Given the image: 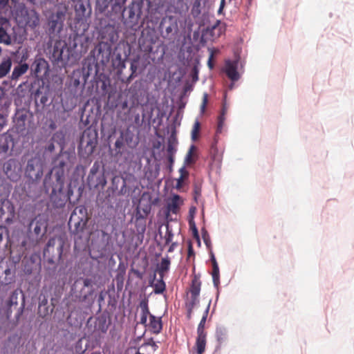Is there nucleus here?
<instances>
[{
  "label": "nucleus",
  "mask_w": 354,
  "mask_h": 354,
  "mask_svg": "<svg viewBox=\"0 0 354 354\" xmlns=\"http://www.w3.org/2000/svg\"><path fill=\"white\" fill-rule=\"evenodd\" d=\"M202 236H203L204 243H205L207 247L209 248L211 244L210 237L209 236L207 231L204 228L202 229Z\"/></svg>",
  "instance_id": "nucleus-43"
},
{
  "label": "nucleus",
  "mask_w": 354,
  "mask_h": 354,
  "mask_svg": "<svg viewBox=\"0 0 354 354\" xmlns=\"http://www.w3.org/2000/svg\"><path fill=\"white\" fill-rule=\"evenodd\" d=\"M9 201V200H5V198L0 199V218H2L5 214L3 207H6Z\"/></svg>",
  "instance_id": "nucleus-47"
},
{
  "label": "nucleus",
  "mask_w": 354,
  "mask_h": 354,
  "mask_svg": "<svg viewBox=\"0 0 354 354\" xmlns=\"http://www.w3.org/2000/svg\"><path fill=\"white\" fill-rule=\"evenodd\" d=\"M46 149L50 151V152H52L54 149H55V145H54V143L53 142H50L47 147H46Z\"/></svg>",
  "instance_id": "nucleus-62"
},
{
  "label": "nucleus",
  "mask_w": 354,
  "mask_h": 354,
  "mask_svg": "<svg viewBox=\"0 0 354 354\" xmlns=\"http://www.w3.org/2000/svg\"><path fill=\"white\" fill-rule=\"evenodd\" d=\"M216 337L220 346L227 339V330L221 326L217 327L216 330Z\"/></svg>",
  "instance_id": "nucleus-28"
},
{
  "label": "nucleus",
  "mask_w": 354,
  "mask_h": 354,
  "mask_svg": "<svg viewBox=\"0 0 354 354\" xmlns=\"http://www.w3.org/2000/svg\"><path fill=\"white\" fill-rule=\"evenodd\" d=\"M24 307H25V304H24V301L21 304V306L18 308L17 312L15 315V319H16L17 322H19L21 315H23Z\"/></svg>",
  "instance_id": "nucleus-49"
},
{
  "label": "nucleus",
  "mask_w": 354,
  "mask_h": 354,
  "mask_svg": "<svg viewBox=\"0 0 354 354\" xmlns=\"http://www.w3.org/2000/svg\"><path fill=\"white\" fill-rule=\"evenodd\" d=\"M12 186L5 180L0 179V199L5 198L8 200V197L10 193Z\"/></svg>",
  "instance_id": "nucleus-22"
},
{
  "label": "nucleus",
  "mask_w": 354,
  "mask_h": 354,
  "mask_svg": "<svg viewBox=\"0 0 354 354\" xmlns=\"http://www.w3.org/2000/svg\"><path fill=\"white\" fill-rule=\"evenodd\" d=\"M226 112H227V107H226L225 104H224L223 106L222 110H221V113L218 118V126H217V129H216L217 133H220L222 131L224 122L225 120V115Z\"/></svg>",
  "instance_id": "nucleus-30"
},
{
  "label": "nucleus",
  "mask_w": 354,
  "mask_h": 354,
  "mask_svg": "<svg viewBox=\"0 0 354 354\" xmlns=\"http://www.w3.org/2000/svg\"><path fill=\"white\" fill-rule=\"evenodd\" d=\"M194 249L192 247V244L191 242H189L188 244L187 256H188V257H191L192 256H194Z\"/></svg>",
  "instance_id": "nucleus-57"
},
{
  "label": "nucleus",
  "mask_w": 354,
  "mask_h": 354,
  "mask_svg": "<svg viewBox=\"0 0 354 354\" xmlns=\"http://www.w3.org/2000/svg\"><path fill=\"white\" fill-rule=\"evenodd\" d=\"M179 201L180 196L177 194H174L171 198V202L167 205L168 212L176 214L179 207Z\"/></svg>",
  "instance_id": "nucleus-27"
},
{
  "label": "nucleus",
  "mask_w": 354,
  "mask_h": 354,
  "mask_svg": "<svg viewBox=\"0 0 354 354\" xmlns=\"http://www.w3.org/2000/svg\"><path fill=\"white\" fill-rule=\"evenodd\" d=\"M13 147V140L10 135L2 134L0 136V154L6 153L10 147Z\"/></svg>",
  "instance_id": "nucleus-17"
},
{
  "label": "nucleus",
  "mask_w": 354,
  "mask_h": 354,
  "mask_svg": "<svg viewBox=\"0 0 354 354\" xmlns=\"http://www.w3.org/2000/svg\"><path fill=\"white\" fill-rule=\"evenodd\" d=\"M68 10L67 3L55 6V11L48 18V32L50 35L60 34L64 28V23Z\"/></svg>",
  "instance_id": "nucleus-3"
},
{
  "label": "nucleus",
  "mask_w": 354,
  "mask_h": 354,
  "mask_svg": "<svg viewBox=\"0 0 354 354\" xmlns=\"http://www.w3.org/2000/svg\"><path fill=\"white\" fill-rule=\"evenodd\" d=\"M29 66L26 63L20 64L14 67L11 74L12 80H17L19 77L25 74L28 70Z\"/></svg>",
  "instance_id": "nucleus-19"
},
{
  "label": "nucleus",
  "mask_w": 354,
  "mask_h": 354,
  "mask_svg": "<svg viewBox=\"0 0 354 354\" xmlns=\"http://www.w3.org/2000/svg\"><path fill=\"white\" fill-rule=\"evenodd\" d=\"M191 14L194 18H197L201 14V0H196L192 6Z\"/></svg>",
  "instance_id": "nucleus-34"
},
{
  "label": "nucleus",
  "mask_w": 354,
  "mask_h": 354,
  "mask_svg": "<svg viewBox=\"0 0 354 354\" xmlns=\"http://www.w3.org/2000/svg\"><path fill=\"white\" fill-rule=\"evenodd\" d=\"M84 287H92L93 281L91 279L85 278L83 279Z\"/></svg>",
  "instance_id": "nucleus-56"
},
{
  "label": "nucleus",
  "mask_w": 354,
  "mask_h": 354,
  "mask_svg": "<svg viewBox=\"0 0 354 354\" xmlns=\"http://www.w3.org/2000/svg\"><path fill=\"white\" fill-rule=\"evenodd\" d=\"M91 14V7L88 0H77L75 2V18L73 24L70 25L73 32L70 35L68 41H55L50 57L53 63L67 64L72 51L77 46V37L84 35L88 29Z\"/></svg>",
  "instance_id": "nucleus-1"
},
{
  "label": "nucleus",
  "mask_w": 354,
  "mask_h": 354,
  "mask_svg": "<svg viewBox=\"0 0 354 354\" xmlns=\"http://www.w3.org/2000/svg\"><path fill=\"white\" fill-rule=\"evenodd\" d=\"M201 281L200 277L194 275L192 280V284L190 288L191 295L199 296L201 292Z\"/></svg>",
  "instance_id": "nucleus-24"
},
{
  "label": "nucleus",
  "mask_w": 354,
  "mask_h": 354,
  "mask_svg": "<svg viewBox=\"0 0 354 354\" xmlns=\"http://www.w3.org/2000/svg\"><path fill=\"white\" fill-rule=\"evenodd\" d=\"M200 129V123L198 120H196L194 124L192 131V139L193 140H196L197 138L198 133Z\"/></svg>",
  "instance_id": "nucleus-42"
},
{
  "label": "nucleus",
  "mask_w": 354,
  "mask_h": 354,
  "mask_svg": "<svg viewBox=\"0 0 354 354\" xmlns=\"http://www.w3.org/2000/svg\"><path fill=\"white\" fill-rule=\"evenodd\" d=\"M12 59L7 57L2 59L0 63V79L6 76L12 67Z\"/></svg>",
  "instance_id": "nucleus-20"
},
{
  "label": "nucleus",
  "mask_w": 354,
  "mask_h": 354,
  "mask_svg": "<svg viewBox=\"0 0 354 354\" xmlns=\"http://www.w3.org/2000/svg\"><path fill=\"white\" fill-rule=\"evenodd\" d=\"M199 303L198 296L191 295L190 299L186 304V308L194 309V307Z\"/></svg>",
  "instance_id": "nucleus-39"
},
{
  "label": "nucleus",
  "mask_w": 354,
  "mask_h": 354,
  "mask_svg": "<svg viewBox=\"0 0 354 354\" xmlns=\"http://www.w3.org/2000/svg\"><path fill=\"white\" fill-rule=\"evenodd\" d=\"M141 15V8L139 3L132 2L122 10V19L126 25L133 26L138 23Z\"/></svg>",
  "instance_id": "nucleus-7"
},
{
  "label": "nucleus",
  "mask_w": 354,
  "mask_h": 354,
  "mask_svg": "<svg viewBox=\"0 0 354 354\" xmlns=\"http://www.w3.org/2000/svg\"><path fill=\"white\" fill-rule=\"evenodd\" d=\"M148 326L151 333L154 334H159L162 329L161 317H156L153 315H150L149 323Z\"/></svg>",
  "instance_id": "nucleus-18"
},
{
  "label": "nucleus",
  "mask_w": 354,
  "mask_h": 354,
  "mask_svg": "<svg viewBox=\"0 0 354 354\" xmlns=\"http://www.w3.org/2000/svg\"><path fill=\"white\" fill-rule=\"evenodd\" d=\"M207 319L205 317H202V319L197 328V333H206L205 331V324Z\"/></svg>",
  "instance_id": "nucleus-45"
},
{
  "label": "nucleus",
  "mask_w": 354,
  "mask_h": 354,
  "mask_svg": "<svg viewBox=\"0 0 354 354\" xmlns=\"http://www.w3.org/2000/svg\"><path fill=\"white\" fill-rule=\"evenodd\" d=\"M206 333H197L196 346L197 348V353L198 354H202L205 351L206 345Z\"/></svg>",
  "instance_id": "nucleus-23"
},
{
  "label": "nucleus",
  "mask_w": 354,
  "mask_h": 354,
  "mask_svg": "<svg viewBox=\"0 0 354 354\" xmlns=\"http://www.w3.org/2000/svg\"><path fill=\"white\" fill-rule=\"evenodd\" d=\"M147 317L140 315V323L145 326H148L147 324Z\"/></svg>",
  "instance_id": "nucleus-63"
},
{
  "label": "nucleus",
  "mask_w": 354,
  "mask_h": 354,
  "mask_svg": "<svg viewBox=\"0 0 354 354\" xmlns=\"http://www.w3.org/2000/svg\"><path fill=\"white\" fill-rule=\"evenodd\" d=\"M19 292H21V290L19 289L15 290L5 303L4 313L8 319L10 318L12 316V307L13 306H17L18 304V296Z\"/></svg>",
  "instance_id": "nucleus-16"
},
{
  "label": "nucleus",
  "mask_w": 354,
  "mask_h": 354,
  "mask_svg": "<svg viewBox=\"0 0 354 354\" xmlns=\"http://www.w3.org/2000/svg\"><path fill=\"white\" fill-rule=\"evenodd\" d=\"M183 179L184 178L183 176H180V177L177 179V183L176 185V189H180L182 187Z\"/></svg>",
  "instance_id": "nucleus-60"
},
{
  "label": "nucleus",
  "mask_w": 354,
  "mask_h": 354,
  "mask_svg": "<svg viewBox=\"0 0 354 354\" xmlns=\"http://www.w3.org/2000/svg\"><path fill=\"white\" fill-rule=\"evenodd\" d=\"M7 229L6 227L0 225V243L3 241V236L7 234Z\"/></svg>",
  "instance_id": "nucleus-55"
},
{
  "label": "nucleus",
  "mask_w": 354,
  "mask_h": 354,
  "mask_svg": "<svg viewBox=\"0 0 354 354\" xmlns=\"http://www.w3.org/2000/svg\"><path fill=\"white\" fill-rule=\"evenodd\" d=\"M47 222L40 215L32 218L28 225V230L33 232L37 237L44 235L46 232Z\"/></svg>",
  "instance_id": "nucleus-11"
},
{
  "label": "nucleus",
  "mask_w": 354,
  "mask_h": 354,
  "mask_svg": "<svg viewBox=\"0 0 354 354\" xmlns=\"http://www.w3.org/2000/svg\"><path fill=\"white\" fill-rule=\"evenodd\" d=\"M167 151L168 155H169V154L174 155V153L176 152V150L174 149V145L172 143L171 138H169V140L168 141Z\"/></svg>",
  "instance_id": "nucleus-50"
},
{
  "label": "nucleus",
  "mask_w": 354,
  "mask_h": 354,
  "mask_svg": "<svg viewBox=\"0 0 354 354\" xmlns=\"http://www.w3.org/2000/svg\"><path fill=\"white\" fill-rule=\"evenodd\" d=\"M68 156L59 155L54 160V166L44 179V188L49 194V199L53 207L62 208L70 200L73 191L68 187H64L65 168Z\"/></svg>",
  "instance_id": "nucleus-2"
},
{
  "label": "nucleus",
  "mask_w": 354,
  "mask_h": 354,
  "mask_svg": "<svg viewBox=\"0 0 354 354\" xmlns=\"http://www.w3.org/2000/svg\"><path fill=\"white\" fill-rule=\"evenodd\" d=\"M148 304H149L148 298L145 297L140 301V304H139V306H140V310H141L140 315L147 317L149 316L150 317V315H151V314L149 312Z\"/></svg>",
  "instance_id": "nucleus-31"
},
{
  "label": "nucleus",
  "mask_w": 354,
  "mask_h": 354,
  "mask_svg": "<svg viewBox=\"0 0 354 354\" xmlns=\"http://www.w3.org/2000/svg\"><path fill=\"white\" fill-rule=\"evenodd\" d=\"M48 66L47 62L41 57H37L32 64V70L35 74H38L41 72L43 69H45Z\"/></svg>",
  "instance_id": "nucleus-21"
},
{
  "label": "nucleus",
  "mask_w": 354,
  "mask_h": 354,
  "mask_svg": "<svg viewBox=\"0 0 354 354\" xmlns=\"http://www.w3.org/2000/svg\"><path fill=\"white\" fill-rule=\"evenodd\" d=\"M4 273L6 277L2 283H3L6 285H8L12 283L15 280V275L14 273L11 271V270L10 268H7L5 270Z\"/></svg>",
  "instance_id": "nucleus-36"
},
{
  "label": "nucleus",
  "mask_w": 354,
  "mask_h": 354,
  "mask_svg": "<svg viewBox=\"0 0 354 354\" xmlns=\"http://www.w3.org/2000/svg\"><path fill=\"white\" fill-rule=\"evenodd\" d=\"M168 161H169V165H169L170 169H171L172 165H173L174 162V155H172V154L168 155Z\"/></svg>",
  "instance_id": "nucleus-61"
},
{
  "label": "nucleus",
  "mask_w": 354,
  "mask_h": 354,
  "mask_svg": "<svg viewBox=\"0 0 354 354\" xmlns=\"http://www.w3.org/2000/svg\"><path fill=\"white\" fill-rule=\"evenodd\" d=\"M6 123V117L0 113V130L3 127V126Z\"/></svg>",
  "instance_id": "nucleus-58"
},
{
  "label": "nucleus",
  "mask_w": 354,
  "mask_h": 354,
  "mask_svg": "<svg viewBox=\"0 0 354 354\" xmlns=\"http://www.w3.org/2000/svg\"><path fill=\"white\" fill-rule=\"evenodd\" d=\"M6 207L7 209L8 212L9 213V216H8V218H6L5 222L6 224L9 225L12 223L13 218L15 215V207L12 205V203L10 201H9L8 202V204L6 206Z\"/></svg>",
  "instance_id": "nucleus-33"
},
{
  "label": "nucleus",
  "mask_w": 354,
  "mask_h": 354,
  "mask_svg": "<svg viewBox=\"0 0 354 354\" xmlns=\"http://www.w3.org/2000/svg\"><path fill=\"white\" fill-rule=\"evenodd\" d=\"M167 230L165 235V244L168 245L170 243H171L173 237H174V233L172 232V230L169 227V225H167L166 226Z\"/></svg>",
  "instance_id": "nucleus-40"
},
{
  "label": "nucleus",
  "mask_w": 354,
  "mask_h": 354,
  "mask_svg": "<svg viewBox=\"0 0 354 354\" xmlns=\"http://www.w3.org/2000/svg\"><path fill=\"white\" fill-rule=\"evenodd\" d=\"M120 133L122 136H124V140L125 143L127 145H129L130 143L133 140V133H131L129 130H127L126 131H121Z\"/></svg>",
  "instance_id": "nucleus-41"
},
{
  "label": "nucleus",
  "mask_w": 354,
  "mask_h": 354,
  "mask_svg": "<svg viewBox=\"0 0 354 354\" xmlns=\"http://www.w3.org/2000/svg\"><path fill=\"white\" fill-rule=\"evenodd\" d=\"M24 272L26 274H30L32 272V269L29 265L26 264V265H24Z\"/></svg>",
  "instance_id": "nucleus-59"
},
{
  "label": "nucleus",
  "mask_w": 354,
  "mask_h": 354,
  "mask_svg": "<svg viewBox=\"0 0 354 354\" xmlns=\"http://www.w3.org/2000/svg\"><path fill=\"white\" fill-rule=\"evenodd\" d=\"M109 326L106 324V319H102L99 320V329L102 333H106L108 330Z\"/></svg>",
  "instance_id": "nucleus-46"
},
{
  "label": "nucleus",
  "mask_w": 354,
  "mask_h": 354,
  "mask_svg": "<svg viewBox=\"0 0 354 354\" xmlns=\"http://www.w3.org/2000/svg\"><path fill=\"white\" fill-rule=\"evenodd\" d=\"M100 164L97 162H95L91 168L90 172L87 177L88 183L93 181L94 180L95 177L96 176L97 174L98 173L100 170Z\"/></svg>",
  "instance_id": "nucleus-35"
},
{
  "label": "nucleus",
  "mask_w": 354,
  "mask_h": 354,
  "mask_svg": "<svg viewBox=\"0 0 354 354\" xmlns=\"http://www.w3.org/2000/svg\"><path fill=\"white\" fill-rule=\"evenodd\" d=\"M161 35L166 39H174L178 33L177 19L174 16H166L160 21L159 26Z\"/></svg>",
  "instance_id": "nucleus-6"
},
{
  "label": "nucleus",
  "mask_w": 354,
  "mask_h": 354,
  "mask_svg": "<svg viewBox=\"0 0 354 354\" xmlns=\"http://www.w3.org/2000/svg\"><path fill=\"white\" fill-rule=\"evenodd\" d=\"M170 266V259L168 257L162 258L158 268V272L161 278H163L164 273L169 270Z\"/></svg>",
  "instance_id": "nucleus-29"
},
{
  "label": "nucleus",
  "mask_w": 354,
  "mask_h": 354,
  "mask_svg": "<svg viewBox=\"0 0 354 354\" xmlns=\"http://www.w3.org/2000/svg\"><path fill=\"white\" fill-rule=\"evenodd\" d=\"M142 50L145 52V53H151L153 52V48L152 46V44L150 43V44H147L146 46L143 45V46L142 47Z\"/></svg>",
  "instance_id": "nucleus-53"
},
{
  "label": "nucleus",
  "mask_w": 354,
  "mask_h": 354,
  "mask_svg": "<svg viewBox=\"0 0 354 354\" xmlns=\"http://www.w3.org/2000/svg\"><path fill=\"white\" fill-rule=\"evenodd\" d=\"M10 24L9 20L3 17H0V43L9 46L12 44V37L8 33Z\"/></svg>",
  "instance_id": "nucleus-14"
},
{
  "label": "nucleus",
  "mask_w": 354,
  "mask_h": 354,
  "mask_svg": "<svg viewBox=\"0 0 354 354\" xmlns=\"http://www.w3.org/2000/svg\"><path fill=\"white\" fill-rule=\"evenodd\" d=\"M149 211H150V207H146V208L143 209V212L145 213V215H142L138 209L137 213H136L137 218H145V216H146L148 214Z\"/></svg>",
  "instance_id": "nucleus-52"
},
{
  "label": "nucleus",
  "mask_w": 354,
  "mask_h": 354,
  "mask_svg": "<svg viewBox=\"0 0 354 354\" xmlns=\"http://www.w3.org/2000/svg\"><path fill=\"white\" fill-rule=\"evenodd\" d=\"M3 172L12 182H17L21 176L22 166L16 158H10L3 165Z\"/></svg>",
  "instance_id": "nucleus-8"
},
{
  "label": "nucleus",
  "mask_w": 354,
  "mask_h": 354,
  "mask_svg": "<svg viewBox=\"0 0 354 354\" xmlns=\"http://www.w3.org/2000/svg\"><path fill=\"white\" fill-rule=\"evenodd\" d=\"M97 132L94 129L91 127L86 129L80 138L79 147L84 148L86 154H92L97 144Z\"/></svg>",
  "instance_id": "nucleus-5"
},
{
  "label": "nucleus",
  "mask_w": 354,
  "mask_h": 354,
  "mask_svg": "<svg viewBox=\"0 0 354 354\" xmlns=\"http://www.w3.org/2000/svg\"><path fill=\"white\" fill-rule=\"evenodd\" d=\"M212 280L214 286L218 289V286L220 284V272H219V268L217 262H214V264H212Z\"/></svg>",
  "instance_id": "nucleus-26"
},
{
  "label": "nucleus",
  "mask_w": 354,
  "mask_h": 354,
  "mask_svg": "<svg viewBox=\"0 0 354 354\" xmlns=\"http://www.w3.org/2000/svg\"><path fill=\"white\" fill-rule=\"evenodd\" d=\"M192 230H193L194 237L198 241V245H200L201 244L200 237H199L198 230H197V228H196L195 225H193V229Z\"/></svg>",
  "instance_id": "nucleus-54"
},
{
  "label": "nucleus",
  "mask_w": 354,
  "mask_h": 354,
  "mask_svg": "<svg viewBox=\"0 0 354 354\" xmlns=\"http://www.w3.org/2000/svg\"><path fill=\"white\" fill-rule=\"evenodd\" d=\"M151 286H153L154 287L153 292L155 294H162L166 288V284L165 281H163V278H161L157 281V282L154 284L151 283Z\"/></svg>",
  "instance_id": "nucleus-32"
},
{
  "label": "nucleus",
  "mask_w": 354,
  "mask_h": 354,
  "mask_svg": "<svg viewBox=\"0 0 354 354\" xmlns=\"http://www.w3.org/2000/svg\"><path fill=\"white\" fill-rule=\"evenodd\" d=\"M143 346H151L152 348H153V351H156L158 346V345L156 344V343L153 341V338H149L145 342V344H143Z\"/></svg>",
  "instance_id": "nucleus-48"
},
{
  "label": "nucleus",
  "mask_w": 354,
  "mask_h": 354,
  "mask_svg": "<svg viewBox=\"0 0 354 354\" xmlns=\"http://www.w3.org/2000/svg\"><path fill=\"white\" fill-rule=\"evenodd\" d=\"M77 209H74L71 213L68 225L70 230L73 234H77L82 232L86 223V219L84 218H80L77 214Z\"/></svg>",
  "instance_id": "nucleus-12"
},
{
  "label": "nucleus",
  "mask_w": 354,
  "mask_h": 354,
  "mask_svg": "<svg viewBox=\"0 0 354 354\" xmlns=\"http://www.w3.org/2000/svg\"><path fill=\"white\" fill-rule=\"evenodd\" d=\"M195 149V146L194 145H191L186 156L185 158V165H190L194 162V160L192 158L193 151Z\"/></svg>",
  "instance_id": "nucleus-38"
},
{
  "label": "nucleus",
  "mask_w": 354,
  "mask_h": 354,
  "mask_svg": "<svg viewBox=\"0 0 354 354\" xmlns=\"http://www.w3.org/2000/svg\"><path fill=\"white\" fill-rule=\"evenodd\" d=\"M17 17L19 24L34 28L39 24V14L33 9L23 8Z\"/></svg>",
  "instance_id": "nucleus-10"
},
{
  "label": "nucleus",
  "mask_w": 354,
  "mask_h": 354,
  "mask_svg": "<svg viewBox=\"0 0 354 354\" xmlns=\"http://www.w3.org/2000/svg\"><path fill=\"white\" fill-rule=\"evenodd\" d=\"M125 142L124 140V136L120 134V136L117 138L115 142V148L117 153L122 154V149H123L124 146Z\"/></svg>",
  "instance_id": "nucleus-37"
},
{
  "label": "nucleus",
  "mask_w": 354,
  "mask_h": 354,
  "mask_svg": "<svg viewBox=\"0 0 354 354\" xmlns=\"http://www.w3.org/2000/svg\"><path fill=\"white\" fill-rule=\"evenodd\" d=\"M55 237H52V238H50L49 240L48 241L44 249V254L46 255V253L49 251V248L50 247H54L55 244Z\"/></svg>",
  "instance_id": "nucleus-44"
},
{
  "label": "nucleus",
  "mask_w": 354,
  "mask_h": 354,
  "mask_svg": "<svg viewBox=\"0 0 354 354\" xmlns=\"http://www.w3.org/2000/svg\"><path fill=\"white\" fill-rule=\"evenodd\" d=\"M90 186L94 187H104L106 184V180L104 174L100 173L98 176H96L93 181L88 183Z\"/></svg>",
  "instance_id": "nucleus-25"
},
{
  "label": "nucleus",
  "mask_w": 354,
  "mask_h": 354,
  "mask_svg": "<svg viewBox=\"0 0 354 354\" xmlns=\"http://www.w3.org/2000/svg\"><path fill=\"white\" fill-rule=\"evenodd\" d=\"M75 209H77V214L79 213L80 214V218H84V219H86V209L85 207L81 206L76 207Z\"/></svg>",
  "instance_id": "nucleus-51"
},
{
  "label": "nucleus",
  "mask_w": 354,
  "mask_h": 354,
  "mask_svg": "<svg viewBox=\"0 0 354 354\" xmlns=\"http://www.w3.org/2000/svg\"><path fill=\"white\" fill-rule=\"evenodd\" d=\"M127 0H96V10L100 13L107 10V16L112 20L120 19Z\"/></svg>",
  "instance_id": "nucleus-4"
},
{
  "label": "nucleus",
  "mask_w": 354,
  "mask_h": 354,
  "mask_svg": "<svg viewBox=\"0 0 354 354\" xmlns=\"http://www.w3.org/2000/svg\"><path fill=\"white\" fill-rule=\"evenodd\" d=\"M179 172H180V176H183V178H184L185 176L188 175V172H187V170L185 169V166H184V167H181V168L179 169Z\"/></svg>",
  "instance_id": "nucleus-64"
},
{
  "label": "nucleus",
  "mask_w": 354,
  "mask_h": 354,
  "mask_svg": "<svg viewBox=\"0 0 354 354\" xmlns=\"http://www.w3.org/2000/svg\"><path fill=\"white\" fill-rule=\"evenodd\" d=\"M239 64V59H234V60H226L225 62V66L223 68V71L227 77L232 81V82H236L238 81L241 75L237 71Z\"/></svg>",
  "instance_id": "nucleus-13"
},
{
  "label": "nucleus",
  "mask_w": 354,
  "mask_h": 354,
  "mask_svg": "<svg viewBox=\"0 0 354 354\" xmlns=\"http://www.w3.org/2000/svg\"><path fill=\"white\" fill-rule=\"evenodd\" d=\"M26 177L32 182L39 180L43 176V165L39 157H32L28 160L25 169Z\"/></svg>",
  "instance_id": "nucleus-9"
},
{
  "label": "nucleus",
  "mask_w": 354,
  "mask_h": 354,
  "mask_svg": "<svg viewBox=\"0 0 354 354\" xmlns=\"http://www.w3.org/2000/svg\"><path fill=\"white\" fill-rule=\"evenodd\" d=\"M97 59L104 63L109 60L111 55V46L107 43H101L95 48Z\"/></svg>",
  "instance_id": "nucleus-15"
}]
</instances>
